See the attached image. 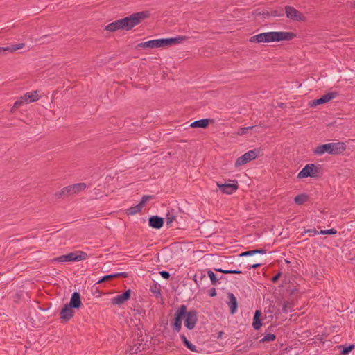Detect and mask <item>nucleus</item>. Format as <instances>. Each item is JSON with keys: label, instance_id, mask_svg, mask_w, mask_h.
Instances as JSON below:
<instances>
[{"label": "nucleus", "instance_id": "obj_47", "mask_svg": "<svg viewBox=\"0 0 355 355\" xmlns=\"http://www.w3.org/2000/svg\"><path fill=\"white\" fill-rule=\"evenodd\" d=\"M260 264L259 263H254V264L252 266L253 268H257L258 266H259Z\"/></svg>", "mask_w": 355, "mask_h": 355}, {"label": "nucleus", "instance_id": "obj_34", "mask_svg": "<svg viewBox=\"0 0 355 355\" xmlns=\"http://www.w3.org/2000/svg\"><path fill=\"white\" fill-rule=\"evenodd\" d=\"M182 340L185 345L192 352H196V347L192 345L184 336L182 337Z\"/></svg>", "mask_w": 355, "mask_h": 355}, {"label": "nucleus", "instance_id": "obj_3", "mask_svg": "<svg viewBox=\"0 0 355 355\" xmlns=\"http://www.w3.org/2000/svg\"><path fill=\"white\" fill-rule=\"evenodd\" d=\"M175 316L173 327L178 332L181 329L182 320H184L186 327L190 330L194 328L197 322V313L193 311L187 312L184 305L176 311Z\"/></svg>", "mask_w": 355, "mask_h": 355}, {"label": "nucleus", "instance_id": "obj_12", "mask_svg": "<svg viewBox=\"0 0 355 355\" xmlns=\"http://www.w3.org/2000/svg\"><path fill=\"white\" fill-rule=\"evenodd\" d=\"M65 304L71 307V309L74 311H76V309H79L83 306L80 293L74 292L70 297L69 302Z\"/></svg>", "mask_w": 355, "mask_h": 355}, {"label": "nucleus", "instance_id": "obj_45", "mask_svg": "<svg viewBox=\"0 0 355 355\" xmlns=\"http://www.w3.org/2000/svg\"><path fill=\"white\" fill-rule=\"evenodd\" d=\"M8 51V47H0V53Z\"/></svg>", "mask_w": 355, "mask_h": 355}, {"label": "nucleus", "instance_id": "obj_31", "mask_svg": "<svg viewBox=\"0 0 355 355\" xmlns=\"http://www.w3.org/2000/svg\"><path fill=\"white\" fill-rule=\"evenodd\" d=\"M275 336L272 334H266L264 338H263L261 340H260V343H267V342H270V341H273L275 340Z\"/></svg>", "mask_w": 355, "mask_h": 355}, {"label": "nucleus", "instance_id": "obj_9", "mask_svg": "<svg viewBox=\"0 0 355 355\" xmlns=\"http://www.w3.org/2000/svg\"><path fill=\"white\" fill-rule=\"evenodd\" d=\"M88 258L87 253L84 252H71L67 254L61 255L53 259L54 262H71L80 261Z\"/></svg>", "mask_w": 355, "mask_h": 355}, {"label": "nucleus", "instance_id": "obj_38", "mask_svg": "<svg viewBox=\"0 0 355 355\" xmlns=\"http://www.w3.org/2000/svg\"><path fill=\"white\" fill-rule=\"evenodd\" d=\"M151 291L156 295L157 297L160 295L159 288L157 286L150 288Z\"/></svg>", "mask_w": 355, "mask_h": 355}, {"label": "nucleus", "instance_id": "obj_16", "mask_svg": "<svg viewBox=\"0 0 355 355\" xmlns=\"http://www.w3.org/2000/svg\"><path fill=\"white\" fill-rule=\"evenodd\" d=\"M22 97L23 101H25V103L29 104L33 102L37 101L40 99V96L37 91H31L26 93L24 96H22Z\"/></svg>", "mask_w": 355, "mask_h": 355}, {"label": "nucleus", "instance_id": "obj_8", "mask_svg": "<svg viewBox=\"0 0 355 355\" xmlns=\"http://www.w3.org/2000/svg\"><path fill=\"white\" fill-rule=\"evenodd\" d=\"M284 12L286 19L293 22L305 23L307 21L306 16L293 6H286Z\"/></svg>", "mask_w": 355, "mask_h": 355}, {"label": "nucleus", "instance_id": "obj_40", "mask_svg": "<svg viewBox=\"0 0 355 355\" xmlns=\"http://www.w3.org/2000/svg\"><path fill=\"white\" fill-rule=\"evenodd\" d=\"M288 293H289L290 295H294L298 293V288H297V286H293L292 288H290L288 289Z\"/></svg>", "mask_w": 355, "mask_h": 355}, {"label": "nucleus", "instance_id": "obj_46", "mask_svg": "<svg viewBox=\"0 0 355 355\" xmlns=\"http://www.w3.org/2000/svg\"><path fill=\"white\" fill-rule=\"evenodd\" d=\"M223 334H224V333H223V331H219V332L218 333L217 338H222V336H223Z\"/></svg>", "mask_w": 355, "mask_h": 355}, {"label": "nucleus", "instance_id": "obj_18", "mask_svg": "<svg viewBox=\"0 0 355 355\" xmlns=\"http://www.w3.org/2000/svg\"><path fill=\"white\" fill-rule=\"evenodd\" d=\"M261 155V150L259 148H254L247 151L243 154L246 158L247 162L249 163L257 159Z\"/></svg>", "mask_w": 355, "mask_h": 355}, {"label": "nucleus", "instance_id": "obj_5", "mask_svg": "<svg viewBox=\"0 0 355 355\" xmlns=\"http://www.w3.org/2000/svg\"><path fill=\"white\" fill-rule=\"evenodd\" d=\"M150 16L149 11H141L120 19L122 30L130 31Z\"/></svg>", "mask_w": 355, "mask_h": 355}, {"label": "nucleus", "instance_id": "obj_29", "mask_svg": "<svg viewBox=\"0 0 355 355\" xmlns=\"http://www.w3.org/2000/svg\"><path fill=\"white\" fill-rule=\"evenodd\" d=\"M25 103V101H23V97L21 96L20 98H19L17 101H16L15 102V103L13 104L11 110H10V112L12 113H14L15 112V111L19 108L23 104Z\"/></svg>", "mask_w": 355, "mask_h": 355}, {"label": "nucleus", "instance_id": "obj_43", "mask_svg": "<svg viewBox=\"0 0 355 355\" xmlns=\"http://www.w3.org/2000/svg\"><path fill=\"white\" fill-rule=\"evenodd\" d=\"M270 15L273 17H279L280 14H279L277 10H272L270 12Z\"/></svg>", "mask_w": 355, "mask_h": 355}, {"label": "nucleus", "instance_id": "obj_19", "mask_svg": "<svg viewBox=\"0 0 355 355\" xmlns=\"http://www.w3.org/2000/svg\"><path fill=\"white\" fill-rule=\"evenodd\" d=\"M149 225L155 229H160L163 227L164 219L157 216H151L149 220Z\"/></svg>", "mask_w": 355, "mask_h": 355}, {"label": "nucleus", "instance_id": "obj_28", "mask_svg": "<svg viewBox=\"0 0 355 355\" xmlns=\"http://www.w3.org/2000/svg\"><path fill=\"white\" fill-rule=\"evenodd\" d=\"M24 43H19L17 44L12 45L10 46H8V51L10 53H14L15 51H18L22 50L25 48Z\"/></svg>", "mask_w": 355, "mask_h": 355}, {"label": "nucleus", "instance_id": "obj_26", "mask_svg": "<svg viewBox=\"0 0 355 355\" xmlns=\"http://www.w3.org/2000/svg\"><path fill=\"white\" fill-rule=\"evenodd\" d=\"M71 189L70 187V185L64 187L62 188L58 192H57L56 196L58 198H63L65 196H71L72 193H71Z\"/></svg>", "mask_w": 355, "mask_h": 355}, {"label": "nucleus", "instance_id": "obj_39", "mask_svg": "<svg viewBox=\"0 0 355 355\" xmlns=\"http://www.w3.org/2000/svg\"><path fill=\"white\" fill-rule=\"evenodd\" d=\"M207 273H208V275H209V278H210V279H211V282H212L213 284H215V283L216 282V281H217L216 277V275H215L214 274V272H211V271H208V272H207Z\"/></svg>", "mask_w": 355, "mask_h": 355}, {"label": "nucleus", "instance_id": "obj_6", "mask_svg": "<svg viewBox=\"0 0 355 355\" xmlns=\"http://www.w3.org/2000/svg\"><path fill=\"white\" fill-rule=\"evenodd\" d=\"M216 185L220 193L225 196H233L239 189V183L236 179H230L224 182H216Z\"/></svg>", "mask_w": 355, "mask_h": 355}, {"label": "nucleus", "instance_id": "obj_2", "mask_svg": "<svg viewBox=\"0 0 355 355\" xmlns=\"http://www.w3.org/2000/svg\"><path fill=\"white\" fill-rule=\"evenodd\" d=\"M347 150V145L343 141L329 142L318 144L312 149V155L321 157L324 154L331 155H343Z\"/></svg>", "mask_w": 355, "mask_h": 355}, {"label": "nucleus", "instance_id": "obj_21", "mask_svg": "<svg viewBox=\"0 0 355 355\" xmlns=\"http://www.w3.org/2000/svg\"><path fill=\"white\" fill-rule=\"evenodd\" d=\"M70 187L72 195H74L85 191L87 188V184L85 182H78L70 184Z\"/></svg>", "mask_w": 355, "mask_h": 355}, {"label": "nucleus", "instance_id": "obj_35", "mask_svg": "<svg viewBox=\"0 0 355 355\" xmlns=\"http://www.w3.org/2000/svg\"><path fill=\"white\" fill-rule=\"evenodd\" d=\"M252 129V127H247V128H241L238 130V134L240 135H243L247 134L250 130Z\"/></svg>", "mask_w": 355, "mask_h": 355}, {"label": "nucleus", "instance_id": "obj_1", "mask_svg": "<svg viewBox=\"0 0 355 355\" xmlns=\"http://www.w3.org/2000/svg\"><path fill=\"white\" fill-rule=\"evenodd\" d=\"M297 37V34L291 31H268L254 35L249 38L252 44L289 42Z\"/></svg>", "mask_w": 355, "mask_h": 355}, {"label": "nucleus", "instance_id": "obj_4", "mask_svg": "<svg viewBox=\"0 0 355 355\" xmlns=\"http://www.w3.org/2000/svg\"><path fill=\"white\" fill-rule=\"evenodd\" d=\"M187 40L185 36L177 37L155 39L139 43L137 47L141 49H164L182 43Z\"/></svg>", "mask_w": 355, "mask_h": 355}, {"label": "nucleus", "instance_id": "obj_15", "mask_svg": "<svg viewBox=\"0 0 355 355\" xmlns=\"http://www.w3.org/2000/svg\"><path fill=\"white\" fill-rule=\"evenodd\" d=\"M104 31L107 33H114L119 31H122L120 19L107 24L104 27Z\"/></svg>", "mask_w": 355, "mask_h": 355}, {"label": "nucleus", "instance_id": "obj_22", "mask_svg": "<svg viewBox=\"0 0 355 355\" xmlns=\"http://www.w3.org/2000/svg\"><path fill=\"white\" fill-rule=\"evenodd\" d=\"M211 123L208 119H201L192 123L190 126L193 128H207Z\"/></svg>", "mask_w": 355, "mask_h": 355}, {"label": "nucleus", "instance_id": "obj_44", "mask_svg": "<svg viewBox=\"0 0 355 355\" xmlns=\"http://www.w3.org/2000/svg\"><path fill=\"white\" fill-rule=\"evenodd\" d=\"M209 295L211 297H214L216 295V289L215 288H212L210 291H209Z\"/></svg>", "mask_w": 355, "mask_h": 355}, {"label": "nucleus", "instance_id": "obj_37", "mask_svg": "<svg viewBox=\"0 0 355 355\" xmlns=\"http://www.w3.org/2000/svg\"><path fill=\"white\" fill-rule=\"evenodd\" d=\"M216 271L225 273V274H240L241 271H236V270H224L222 269H216Z\"/></svg>", "mask_w": 355, "mask_h": 355}, {"label": "nucleus", "instance_id": "obj_33", "mask_svg": "<svg viewBox=\"0 0 355 355\" xmlns=\"http://www.w3.org/2000/svg\"><path fill=\"white\" fill-rule=\"evenodd\" d=\"M264 251L261 250H251V251H247L245 252H243L241 254V256H248V255H255L257 254L263 253Z\"/></svg>", "mask_w": 355, "mask_h": 355}, {"label": "nucleus", "instance_id": "obj_23", "mask_svg": "<svg viewBox=\"0 0 355 355\" xmlns=\"http://www.w3.org/2000/svg\"><path fill=\"white\" fill-rule=\"evenodd\" d=\"M334 98V95L332 94H327L322 96L321 98L312 101L311 105L316 106L318 105L324 104L329 102Z\"/></svg>", "mask_w": 355, "mask_h": 355}, {"label": "nucleus", "instance_id": "obj_41", "mask_svg": "<svg viewBox=\"0 0 355 355\" xmlns=\"http://www.w3.org/2000/svg\"><path fill=\"white\" fill-rule=\"evenodd\" d=\"M282 275V273L280 272H279L277 275H275V277H273L272 278V282L275 283L278 281V279H279V277H281Z\"/></svg>", "mask_w": 355, "mask_h": 355}, {"label": "nucleus", "instance_id": "obj_10", "mask_svg": "<svg viewBox=\"0 0 355 355\" xmlns=\"http://www.w3.org/2000/svg\"><path fill=\"white\" fill-rule=\"evenodd\" d=\"M151 199L150 196H144L141 201L136 205L132 206L125 210V214L128 216H134L139 214L145 205Z\"/></svg>", "mask_w": 355, "mask_h": 355}, {"label": "nucleus", "instance_id": "obj_25", "mask_svg": "<svg viewBox=\"0 0 355 355\" xmlns=\"http://www.w3.org/2000/svg\"><path fill=\"white\" fill-rule=\"evenodd\" d=\"M247 164H248V162H247L246 158L243 155H242L235 159L234 162V167L236 169L240 168L242 166L246 165Z\"/></svg>", "mask_w": 355, "mask_h": 355}, {"label": "nucleus", "instance_id": "obj_36", "mask_svg": "<svg viewBox=\"0 0 355 355\" xmlns=\"http://www.w3.org/2000/svg\"><path fill=\"white\" fill-rule=\"evenodd\" d=\"M337 233V231L334 229H330L328 230H321L320 234H330V235H334Z\"/></svg>", "mask_w": 355, "mask_h": 355}, {"label": "nucleus", "instance_id": "obj_11", "mask_svg": "<svg viewBox=\"0 0 355 355\" xmlns=\"http://www.w3.org/2000/svg\"><path fill=\"white\" fill-rule=\"evenodd\" d=\"M75 315V311L64 304L59 313V318L62 322H67L71 320Z\"/></svg>", "mask_w": 355, "mask_h": 355}, {"label": "nucleus", "instance_id": "obj_13", "mask_svg": "<svg viewBox=\"0 0 355 355\" xmlns=\"http://www.w3.org/2000/svg\"><path fill=\"white\" fill-rule=\"evenodd\" d=\"M293 203L296 206H303L310 200V196L306 193H300L293 197Z\"/></svg>", "mask_w": 355, "mask_h": 355}, {"label": "nucleus", "instance_id": "obj_17", "mask_svg": "<svg viewBox=\"0 0 355 355\" xmlns=\"http://www.w3.org/2000/svg\"><path fill=\"white\" fill-rule=\"evenodd\" d=\"M261 155V150L259 148H254L247 151L243 154L246 158L247 162L249 163L257 159Z\"/></svg>", "mask_w": 355, "mask_h": 355}, {"label": "nucleus", "instance_id": "obj_24", "mask_svg": "<svg viewBox=\"0 0 355 355\" xmlns=\"http://www.w3.org/2000/svg\"><path fill=\"white\" fill-rule=\"evenodd\" d=\"M227 297L229 300L228 305L230 308V312L233 314L235 313L237 308V300L232 293H228Z\"/></svg>", "mask_w": 355, "mask_h": 355}, {"label": "nucleus", "instance_id": "obj_20", "mask_svg": "<svg viewBox=\"0 0 355 355\" xmlns=\"http://www.w3.org/2000/svg\"><path fill=\"white\" fill-rule=\"evenodd\" d=\"M262 313L260 310H257L254 313L252 327L255 330H259L262 326V320H261Z\"/></svg>", "mask_w": 355, "mask_h": 355}, {"label": "nucleus", "instance_id": "obj_14", "mask_svg": "<svg viewBox=\"0 0 355 355\" xmlns=\"http://www.w3.org/2000/svg\"><path fill=\"white\" fill-rule=\"evenodd\" d=\"M131 295V290H127L123 294L117 295L112 299V303L114 305H121L125 302L130 300Z\"/></svg>", "mask_w": 355, "mask_h": 355}, {"label": "nucleus", "instance_id": "obj_30", "mask_svg": "<svg viewBox=\"0 0 355 355\" xmlns=\"http://www.w3.org/2000/svg\"><path fill=\"white\" fill-rule=\"evenodd\" d=\"M338 347L343 349L340 355H347L354 349V345H351L348 347L339 346Z\"/></svg>", "mask_w": 355, "mask_h": 355}, {"label": "nucleus", "instance_id": "obj_27", "mask_svg": "<svg viewBox=\"0 0 355 355\" xmlns=\"http://www.w3.org/2000/svg\"><path fill=\"white\" fill-rule=\"evenodd\" d=\"M126 277L127 275L125 273L122 272V273H116V274H114V275H106V276L103 277L98 282V284H100V283H102L103 282L108 281V280H111V279H112L114 278H116V277Z\"/></svg>", "mask_w": 355, "mask_h": 355}, {"label": "nucleus", "instance_id": "obj_32", "mask_svg": "<svg viewBox=\"0 0 355 355\" xmlns=\"http://www.w3.org/2000/svg\"><path fill=\"white\" fill-rule=\"evenodd\" d=\"M294 306V302L293 301H284L282 305V309L284 311H287L291 309Z\"/></svg>", "mask_w": 355, "mask_h": 355}, {"label": "nucleus", "instance_id": "obj_42", "mask_svg": "<svg viewBox=\"0 0 355 355\" xmlns=\"http://www.w3.org/2000/svg\"><path fill=\"white\" fill-rule=\"evenodd\" d=\"M161 276L164 279H168L170 276L169 273L166 271H162L160 272Z\"/></svg>", "mask_w": 355, "mask_h": 355}, {"label": "nucleus", "instance_id": "obj_7", "mask_svg": "<svg viewBox=\"0 0 355 355\" xmlns=\"http://www.w3.org/2000/svg\"><path fill=\"white\" fill-rule=\"evenodd\" d=\"M321 173L320 168L313 163L306 164L302 170L297 173V178L300 180L306 179L308 178H316Z\"/></svg>", "mask_w": 355, "mask_h": 355}]
</instances>
